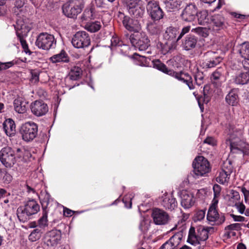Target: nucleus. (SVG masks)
Here are the masks:
<instances>
[{"mask_svg":"<svg viewBox=\"0 0 249 249\" xmlns=\"http://www.w3.org/2000/svg\"><path fill=\"white\" fill-rule=\"evenodd\" d=\"M182 0H165L164 3L169 11L178 9L180 6Z\"/></svg>","mask_w":249,"mask_h":249,"instance_id":"nucleus-38","label":"nucleus"},{"mask_svg":"<svg viewBox=\"0 0 249 249\" xmlns=\"http://www.w3.org/2000/svg\"><path fill=\"white\" fill-rule=\"evenodd\" d=\"M197 11V8L196 5L193 3L189 4L182 11L181 15V18L186 21H192L196 19Z\"/></svg>","mask_w":249,"mask_h":249,"instance_id":"nucleus-16","label":"nucleus"},{"mask_svg":"<svg viewBox=\"0 0 249 249\" xmlns=\"http://www.w3.org/2000/svg\"><path fill=\"white\" fill-rule=\"evenodd\" d=\"M161 205L166 210L172 211L177 207L176 199L172 195H164L161 197Z\"/></svg>","mask_w":249,"mask_h":249,"instance_id":"nucleus-23","label":"nucleus"},{"mask_svg":"<svg viewBox=\"0 0 249 249\" xmlns=\"http://www.w3.org/2000/svg\"><path fill=\"white\" fill-rule=\"evenodd\" d=\"M235 206L236 209H237V210L238 211V212L241 214L244 213L245 211V209H246V207L243 204V203L236 202L235 204Z\"/></svg>","mask_w":249,"mask_h":249,"instance_id":"nucleus-54","label":"nucleus"},{"mask_svg":"<svg viewBox=\"0 0 249 249\" xmlns=\"http://www.w3.org/2000/svg\"><path fill=\"white\" fill-rule=\"evenodd\" d=\"M153 66L154 68L185 84L190 89H194L192 78L188 73L183 71L176 72L169 70L165 65L158 60L153 62Z\"/></svg>","mask_w":249,"mask_h":249,"instance_id":"nucleus-2","label":"nucleus"},{"mask_svg":"<svg viewBox=\"0 0 249 249\" xmlns=\"http://www.w3.org/2000/svg\"><path fill=\"white\" fill-rule=\"evenodd\" d=\"M147 10L153 19L158 20L163 17V12L160 8L159 3L155 0H151L148 2Z\"/></svg>","mask_w":249,"mask_h":249,"instance_id":"nucleus-14","label":"nucleus"},{"mask_svg":"<svg viewBox=\"0 0 249 249\" xmlns=\"http://www.w3.org/2000/svg\"><path fill=\"white\" fill-rule=\"evenodd\" d=\"M130 41L136 48L140 51H144L150 46V40L146 34L144 32L131 34L129 37Z\"/></svg>","mask_w":249,"mask_h":249,"instance_id":"nucleus-8","label":"nucleus"},{"mask_svg":"<svg viewBox=\"0 0 249 249\" xmlns=\"http://www.w3.org/2000/svg\"><path fill=\"white\" fill-rule=\"evenodd\" d=\"M82 72L80 68L77 66H74L71 69L69 73V77L72 80H76L79 78Z\"/></svg>","mask_w":249,"mask_h":249,"instance_id":"nucleus-37","label":"nucleus"},{"mask_svg":"<svg viewBox=\"0 0 249 249\" xmlns=\"http://www.w3.org/2000/svg\"><path fill=\"white\" fill-rule=\"evenodd\" d=\"M26 36H18V38L19 39L20 43L22 46V48L24 50L25 52L27 53V51H29L28 50V44L26 42V40L24 39V38Z\"/></svg>","mask_w":249,"mask_h":249,"instance_id":"nucleus-53","label":"nucleus"},{"mask_svg":"<svg viewBox=\"0 0 249 249\" xmlns=\"http://www.w3.org/2000/svg\"><path fill=\"white\" fill-rule=\"evenodd\" d=\"M197 43V39L194 36H189L185 37L182 43V46L186 50L194 48Z\"/></svg>","mask_w":249,"mask_h":249,"instance_id":"nucleus-35","label":"nucleus"},{"mask_svg":"<svg viewBox=\"0 0 249 249\" xmlns=\"http://www.w3.org/2000/svg\"><path fill=\"white\" fill-rule=\"evenodd\" d=\"M196 233L195 228L191 227L189 232V235L187 239L188 242L192 245H196Z\"/></svg>","mask_w":249,"mask_h":249,"instance_id":"nucleus-43","label":"nucleus"},{"mask_svg":"<svg viewBox=\"0 0 249 249\" xmlns=\"http://www.w3.org/2000/svg\"><path fill=\"white\" fill-rule=\"evenodd\" d=\"M205 55L208 58L204 61L202 66L204 68H212L219 64L222 60L221 57L215 55V53L212 51L207 52Z\"/></svg>","mask_w":249,"mask_h":249,"instance_id":"nucleus-17","label":"nucleus"},{"mask_svg":"<svg viewBox=\"0 0 249 249\" xmlns=\"http://www.w3.org/2000/svg\"><path fill=\"white\" fill-rule=\"evenodd\" d=\"M64 215L66 216H71L73 213L74 212L70 209H69L68 208H65L64 209Z\"/></svg>","mask_w":249,"mask_h":249,"instance_id":"nucleus-62","label":"nucleus"},{"mask_svg":"<svg viewBox=\"0 0 249 249\" xmlns=\"http://www.w3.org/2000/svg\"><path fill=\"white\" fill-rule=\"evenodd\" d=\"M96 17L95 7L90 5L84 10L81 18L82 21H88L94 19Z\"/></svg>","mask_w":249,"mask_h":249,"instance_id":"nucleus-33","label":"nucleus"},{"mask_svg":"<svg viewBox=\"0 0 249 249\" xmlns=\"http://www.w3.org/2000/svg\"><path fill=\"white\" fill-rule=\"evenodd\" d=\"M27 102L22 97H18L14 101V108L18 113H24L27 109Z\"/></svg>","mask_w":249,"mask_h":249,"instance_id":"nucleus-28","label":"nucleus"},{"mask_svg":"<svg viewBox=\"0 0 249 249\" xmlns=\"http://www.w3.org/2000/svg\"><path fill=\"white\" fill-rule=\"evenodd\" d=\"M207 218L210 222H213L212 225H219L225 220L224 215H219L215 208L210 207L209 209Z\"/></svg>","mask_w":249,"mask_h":249,"instance_id":"nucleus-20","label":"nucleus"},{"mask_svg":"<svg viewBox=\"0 0 249 249\" xmlns=\"http://www.w3.org/2000/svg\"><path fill=\"white\" fill-rule=\"evenodd\" d=\"M192 31L197 33L198 35L203 37H205L208 36V31L206 28L198 27L195 29H193Z\"/></svg>","mask_w":249,"mask_h":249,"instance_id":"nucleus-46","label":"nucleus"},{"mask_svg":"<svg viewBox=\"0 0 249 249\" xmlns=\"http://www.w3.org/2000/svg\"><path fill=\"white\" fill-rule=\"evenodd\" d=\"M130 15L135 18H141L144 13V3L142 0H124Z\"/></svg>","mask_w":249,"mask_h":249,"instance_id":"nucleus-7","label":"nucleus"},{"mask_svg":"<svg viewBox=\"0 0 249 249\" xmlns=\"http://www.w3.org/2000/svg\"><path fill=\"white\" fill-rule=\"evenodd\" d=\"M31 28L29 19L24 18V17H19L17 19L15 29L17 36H26Z\"/></svg>","mask_w":249,"mask_h":249,"instance_id":"nucleus-12","label":"nucleus"},{"mask_svg":"<svg viewBox=\"0 0 249 249\" xmlns=\"http://www.w3.org/2000/svg\"><path fill=\"white\" fill-rule=\"evenodd\" d=\"M19 130L23 140L30 142L34 139L37 135V125H21Z\"/></svg>","mask_w":249,"mask_h":249,"instance_id":"nucleus-15","label":"nucleus"},{"mask_svg":"<svg viewBox=\"0 0 249 249\" xmlns=\"http://www.w3.org/2000/svg\"><path fill=\"white\" fill-rule=\"evenodd\" d=\"M231 216L235 221L241 222L245 220V217L240 215H236L233 214H231Z\"/></svg>","mask_w":249,"mask_h":249,"instance_id":"nucleus-60","label":"nucleus"},{"mask_svg":"<svg viewBox=\"0 0 249 249\" xmlns=\"http://www.w3.org/2000/svg\"><path fill=\"white\" fill-rule=\"evenodd\" d=\"M229 137L226 140V144L229 146L231 151H242L245 143L242 140L243 127L238 128L236 125H229Z\"/></svg>","mask_w":249,"mask_h":249,"instance_id":"nucleus-1","label":"nucleus"},{"mask_svg":"<svg viewBox=\"0 0 249 249\" xmlns=\"http://www.w3.org/2000/svg\"><path fill=\"white\" fill-rule=\"evenodd\" d=\"M49 60L53 63H67L69 62V57L66 52L62 50L59 53L51 57Z\"/></svg>","mask_w":249,"mask_h":249,"instance_id":"nucleus-32","label":"nucleus"},{"mask_svg":"<svg viewBox=\"0 0 249 249\" xmlns=\"http://www.w3.org/2000/svg\"><path fill=\"white\" fill-rule=\"evenodd\" d=\"M213 230V227L199 226L196 228V245L200 244V241H205L208 238L209 232Z\"/></svg>","mask_w":249,"mask_h":249,"instance_id":"nucleus-24","label":"nucleus"},{"mask_svg":"<svg viewBox=\"0 0 249 249\" xmlns=\"http://www.w3.org/2000/svg\"><path fill=\"white\" fill-rule=\"evenodd\" d=\"M48 211H43L42 215L38 220V224L40 228H45L48 226Z\"/></svg>","mask_w":249,"mask_h":249,"instance_id":"nucleus-41","label":"nucleus"},{"mask_svg":"<svg viewBox=\"0 0 249 249\" xmlns=\"http://www.w3.org/2000/svg\"><path fill=\"white\" fill-rule=\"evenodd\" d=\"M40 210V206L34 199L28 201L24 206H20L17 210L19 220L24 222L29 219L30 216L36 214Z\"/></svg>","mask_w":249,"mask_h":249,"instance_id":"nucleus-4","label":"nucleus"},{"mask_svg":"<svg viewBox=\"0 0 249 249\" xmlns=\"http://www.w3.org/2000/svg\"><path fill=\"white\" fill-rule=\"evenodd\" d=\"M211 24L213 30L218 31L226 27L225 18L221 15H215L212 17Z\"/></svg>","mask_w":249,"mask_h":249,"instance_id":"nucleus-26","label":"nucleus"},{"mask_svg":"<svg viewBox=\"0 0 249 249\" xmlns=\"http://www.w3.org/2000/svg\"><path fill=\"white\" fill-rule=\"evenodd\" d=\"M2 175H3L2 180L4 183L8 184L12 180V176L6 171L2 172Z\"/></svg>","mask_w":249,"mask_h":249,"instance_id":"nucleus-50","label":"nucleus"},{"mask_svg":"<svg viewBox=\"0 0 249 249\" xmlns=\"http://www.w3.org/2000/svg\"><path fill=\"white\" fill-rule=\"evenodd\" d=\"M208 14L205 11H201L198 13L197 11V14L196 17L198 18V22L200 25H204L205 23H207L208 21L207 18Z\"/></svg>","mask_w":249,"mask_h":249,"instance_id":"nucleus-42","label":"nucleus"},{"mask_svg":"<svg viewBox=\"0 0 249 249\" xmlns=\"http://www.w3.org/2000/svg\"><path fill=\"white\" fill-rule=\"evenodd\" d=\"M123 24L127 30L137 33L141 30V25L138 20L131 18L128 16H124Z\"/></svg>","mask_w":249,"mask_h":249,"instance_id":"nucleus-22","label":"nucleus"},{"mask_svg":"<svg viewBox=\"0 0 249 249\" xmlns=\"http://www.w3.org/2000/svg\"><path fill=\"white\" fill-rule=\"evenodd\" d=\"M191 29V26H187L184 27H183L178 36V39H180L182 36L185 35L186 34L188 33L189 31Z\"/></svg>","mask_w":249,"mask_h":249,"instance_id":"nucleus-55","label":"nucleus"},{"mask_svg":"<svg viewBox=\"0 0 249 249\" xmlns=\"http://www.w3.org/2000/svg\"><path fill=\"white\" fill-rule=\"evenodd\" d=\"M14 63L13 62H8L6 63H1L0 64V71L2 70H6L8 68H10L13 65Z\"/></svg>","mask_w":249,"mask_h":249,"instance_id":"nucleus-57","label":"nucleus"},{"mask_svg":"<svg viewBox=\"0 0 249 249\" xmlns=\"http://www.w3.org/2000/svg\"><path fill=\"white\" fill-rule=\"evenodd\" d=\"M61 239V231L53 230L46 233L44 238V243L48 246H54L58 244Z\"/></svg>","mask_w":249,"mask_h":249,"instance_id":"nucleus-19","label":"nucleus"},{"mask_svg":"<svg viewBox=\"0 0 249 249\" xmlns=\"http://www.w3.org/2000/svg\"><path fill=\"white\" fill-rule=\"evenodd\" d=\"M36 45L38 48L49 50L56 45V40L53 35L47 33L40 34L36 40Z\"/></svg>","mask_w":249,"mask_h":249,"instance_id":"nucleus-10","label":"nucleus"},{"mask_svg":"<svg viewBox=\"0 0 249 249\" xmlns=\"http://www.w3.org/2000/svg\"><path fill=\"white\" fill-rule=\"evenodd\" d=\"M178 34V31L176 28L169 27L166 28L163 36L165 43L162 47V53L165 54L175 48L177 41L179 40L178 37H177Z\"/></svg>","mask_w":249,"mask_h":249,"instance_id":"nucleus-5","label":"nucleus"},{"mask_svg":"<svg viewBox=\"0 0 249 249\" xmlns=\"http://www.w3.org/2000/svg\"><path fill=\"white\" fill-rule=\"evenodd\" d=\"M181 204L185 209L190 208L194 203V196L186 191H183L181 194Z\"/></svg>","mask_w":249,"mask_h":249,"instance_id":"nucleus-27","label":"nucleus"},{"mask_svg":"<svg viewBox=\"0 0 249 249\" xmlns=\"http://www.w3.org/2000/svg\"><path fill=\"white\" fill-rule=\"evenodd\" d=\"M110 42H111V47H116V46H120L122 45V42L120 40L119 38H118V37H117V36H113L111 40H110Z\"/></svg>","mask_w":249,"mask_h":249,"instance_id":"nucleus-51","label":"nucleus"},{"mask_svg":"<svg viewBox=\"0 0 249 249\" xmlns=\"http://www.w3.org/2000/svg\"><path fill=\"white\" fill-rule=\"evenodd\" d=\"M145 222L144 221H142L140 223L139 228L141 230V231L142 232H145L147 231V229L144 226L145 225Z\"/></svg>","mask_w":249,"mask_h":249,"instance_id":"nucleus-64","label":"nucleus"},{"mask_svg":"<svg viewBox=\"0 0 249 249\" xmlns=\"http://www.w3.org/2000/svg\"><path fill=\"white\" fill-rule=\"evenodd\" d=\"M211 80L212 84L217 88L221 87L226 80L224 71L222 68H218L212 74Z\"/></svg>","mask_w":249,"mask_h":249,"instance_id":"nucleus-21","label":"nucleus"},{"mask_svg":"<svg viewBox=\"0 0 249 249\" xmlns=\"http://www.w3.org/2000/svg\"><path fill=\"white\" fill-rule=\"evenodd\" d=\"M20 148H17L16 154L10 146H5L0 151V160L6 167H12L16 161V158H20L22 156Z\"/></svg>","mask_w":249,"mask_h":249,"instance_id":"nucleus-3","label":"nucleus"},{"mask_svg":"<svg viewBox=\"0 0 249 249\" xmlns=\"http://www.w3.org/2000/svg\"><path fill=\"white\" fill-rule=\"evenodd\" d=\"M84 5V0H70L64 5L63 12L68 18H74L81 12Z\"/></svg>","mask_w":249,"mask_h":249,"instance_id":"nucleus-6","label":"nucleus"},{"mask_svg":"<svg viewBox=\"0 0 249 249\" xmlns=\"http://www.w3.org/2000/svg\"><path fill=\"white\" fill-rule=\"evenodd\" d=\"M160 249H175L174 247L171 244L169 240L164 243L160 248Z\"/></svg>","mask_w":249,"mask_h":249,"instance_id":"nucleus-59","label":"nucleus"},{"mask_svg":"<svg viewBox=\"0 0 249 249\" xmlns=\"http://www.w3.org/2000/svg\"><path fill=\"white\" fill-rule=\"evenodd\" d=\"M31 80L32 82H36L39 81L38 74L36 72H32Z\"/></svg>","mask_w":249,"mask_h":249,"instance_id":"nucleus-61","label":"nucleus"},{"mask_svg":"<svg viewBox=\"0 0 249 249\" xmlns=\"http://www.w3.org/2000/svg\"><path fill=\"white\" fill-rule=\"evenodd\" d=\"M225 101L229 105L236 106L239 101L238 90L235 89H231L226 96Z\"/></svg>","mask_w":249,"mask_h":249,"instance_id":"nucleus-31","label":"nucleus"},{"mask_svg":"<svg viewBox=\"0 0 249 249\" xmlns=\"http://www.w3.org/2000/svg\"><path fill=\"white\" fill-rule=\"evenodd\" d=\"M101 27V23L98 21L88 22L85 25V29L91 33L97 32L100 29Z\"/></svg>","mask_w":249,"mask_h":249,"instance_id":"nucleus-39","label":"nucleus"},{"mask_svg":"<svg viewBox=\"0 0 249 249\" xmlns=\"http://www.w3.org/2000/svg\"><path fill=\"white\" fill-rule=\"evenodd\" d=\"M73 46L77 49L84 48L90 44L89 34L85 31H78L73 36L71 39Z\"/></svg>","mask_w":249,"mask_h":249,"instance_id":"nucleus-11","label":"nucleus"},{"mask_svg":"<svg viewBox=\"0 0 249 249\" xmlns=\"http://www.w3.org/2000/svg\"><path fill=\"white\" fill-rule=\"evenodd\" d=\"M42 232L40 230L36 229L33 231L29 236V239L32 242L38 240L41 236Z\"/></svg>","mask_w":249,"mask_h":249,"instance_id":"nucleus-44","label":"nucleus"},{"mask_svg":"<svg viewBox=\"0 0 249 249\" xmlns=\"http://www.w3.org/2000/svg\"><path fill=\"white\" fill-rule=\"evenodd\" d=\"M14 13L18 16L24 17L26 14L27 10L26 6L24 5V2L22 0H17L15 3L14 7Z\"/></svg>","mask_w":249,"mask_h":249,"instance_id":"nucleus-30","label":"nucleus"},{"mask_svg":"<svg viewBox=\"0 0 249 249\" xmlns=\"http://www.w3.org/2000/svg\"><path fill=\"white\" fill-rule=\"evenodd\" d=\"M16 125H3V129L7 135H14L16 133Z\"/></svg>","mask_w":249,"mask_h":249,"instance_id":"nucleus-47","label":"nucleus"},{"mask_svg":"<svg viewBox=\"0 0 249 249\" xmlns=\"http://www.w3.org/2000/svg\"><path fill=\"white\" fill-rule=\"evenodd\" d=\"M232 172V168L231 164L229 165V168L224 165L222 171L220 172L219 176L216 178V181L222 184L228 183L230 178L229 176Z\"/></svg>","mask_w":249,"mask_h":249,"instance_id":"nucleus-25","label":"nucleus"},{"mask_svg":"<svg viewBox=\"0 0 249 249\" xmlns=\"http://www.w3.org/2000/svg\"><path fill=\"white\" fill-rule=\"evenodd\" d=\"M231 198L233 199L235 201H239L240 199L239 193L235 190H231Z\"/></svg>","mask_w":249,"mask_h":249,"instance_id":"nucleus-58","label":"nucleus"},{"mask_svg":"<svg viewBox=\"0 0 249 249\" xmlns=\"http://www.w3.org/2000/svg\"><path fill=\"white\" fill-rule=\"evenodd\" d=\"M32 112L36 116H42L48 111V107L43 101L36 100L31 106Z\"/></svg>","mask_w":249,"mask_h":249,"instance_id":"nucleus-18","label":"nucleus"},{"mask_svg":"<svg viewBox=\"0 0 249 249\" xmlns=\"http://www.w3.org/2000/svg\"><path fill=\"white\" fill-rule=\"evenodd\" d=\"M242 224L240 223H234L229 225L225 227V230L228 231H239L241 230V227Z\"/></svg>","mask_w":249,"mask_h":249,"instance_id":"nucleus-49","label":"nucleus"},{"mask_svg":"<svg viewBox=\"0 0 249 249\" xmlns=\"http://www.w3.org/2000/svg\"><path fill=\"white\" fill-rule=\"evenodd\" d=\"M221 189V187L217 184H215L213 185V190L215 197H218L219 196Z\"/></svg>","mask_w":249,"mask_h":249,"instance_id":"nucleus-56","label":"nucleus"},{"mask_svg":"<svg viewBox=\"0 0 249 249\" xmlns=\"http://www.w3.org/2000/svg\"><path fill=\"white\" fill-rule=\"evenodd\" d=\"M237 84L245 85L249 83V68H244L235 77Z\"/></svg>","mask_w":249,"mask_h":249,"instance_id":"nucleus-29","label":"nucleus"},{"mask_svg":"<svg viewBox=\"0 0 249 249\" xmlns=\"http://www.w3.org/2000/svg\"><path fill=\"white\" fill-rule=\"evenodd\" d=\"M204 143L213 145L215 144L214 139L212 137H208L204 141Z\"/></svg>","mask_w":249,"mask_h":249,"instance_id":"nucleus-63","label":"nucleus"},{"mask_svg":"<svg viewBox=\"0 0 249 249\" xmlns=\"http://www.w3.org/2000/svg\"><path fill=\"white\" fill-rule=\"evenodd\" d=\"M195 80L198 86H200L203 83L204 76L202 73L197 72L195 76Z\"/></svg>","mask_w":249,"mask_h":249,"instance_id":"nucleus-52","label":"nucleus"},{"mask_svg":"<svg viewBox=\"0 0 249 249\" xmlns=\"http://www.w3.org/2000/svg\"><path fill=\"white\" fill-rule=\"evenodd\" d=\"M152 217L154 223L158 225H166L170 220L169 214L163 210L159 208H154L153 210Z\"/></svg>","mask_w":249,"mask_h":249,"instance_id":"nucleus-13","label":"nucleus"},{"mask_svg":"<svg viewBox=\"0 0 249 249\" xmlns=\"http://www.w3.org/2000/svg\"><path fill=\"white\" fill-rule=\"evenodd\" d=\"M133 57L134 58V59L138 61V62H136V64L140 66L144 65V62H145V56L140 55L137 53H135L133 55Z\"/></svg>","mask_w":249,"mask_h":249,"instance_id":"nucleus-48","label":"nucleus"},{"mask_svg":"<svg viewBox=\"0 0 249 249\" xmlns=\"http://www.w3.org/2000/svg\"><path fill=\"white\" fill-rule=\"evenodd\" d=\"M147 29L151 35L158 36L162 32L163 26L159 22H152L147 24Z\"/></svg>","mask_w":249,"mask_h":249,"instance_id":"nucleus-34","label":"nucleus"},{"mask_svg":"<svg viewBox=\"0 0 249 249\" xmlns=\"http://www.w3.org/2000/svg\"><path fill=\"white\" fill-rule=\"evenodd\" d=\"M194 172L197 176H203L211 170L210 163L207 159L203 156H198L193 162Z\"/></svg>","mask_w":249,"mask_h":249,"instance_id":"nucleus-9","label":"nucleus"},{"mask_svg":"<svg viewBox=\"0 0 249 249\" xmlns=\"http://www.w3.org/2000/svg\"><path fill=\"white\" fill-rule=\"evenodd\" d=\"M238 51L241 56L249 60V42H245L238 46Z\"/></svg>","mask_w":249,"mask_h":249,"instance_id":"nucleus-36","label":"nucleus"},{"mask_svg":"<svg viewBox=\"0 0 249 249\" xmlns=\"http://www.w3.org/2000/svg\"><path fill=\"white\" fill-rule=\"evenodd\" d=\"M182 239V235L180 233H177L173 235L169 239L171 244L176 249L177 247L179 245L181 240Z\"/></svg>","mask_w":249,"mask_h":249,"instance_id":"nucleus-40","label":"nucleus"},{"mask_svg":"<svg viewBox=\"0 0 249 249\" xmlns=\"http://www.w3.org/2000/svg\"><path fill=\"white\" fill-rule=\"evenodd\" d=\"M51 199L50 195L48 193H46L44 195L43 198L41 199L40 202L41 203L43 211H47V209L50 203Z\"/></svg>","mask_w":249,"mask_h":249,"instance_id":"nucleus-45","label":"nucleus"}]
</instances>
